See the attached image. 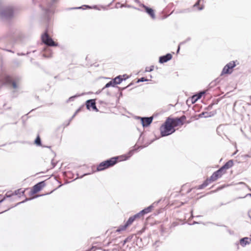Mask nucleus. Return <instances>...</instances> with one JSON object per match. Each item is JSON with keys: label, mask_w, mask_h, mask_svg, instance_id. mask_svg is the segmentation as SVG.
I'll return each mask as SVG.
<instances>
[{"label": "nucleus", "mask_w": 251, "mask_h": 251, "mask_svg": "<svg viewBox=\"0 0 251 251\" xmlns=\"http://www.w3.org/2000/svg\"><path fill=\"white\" fill-rule=\"evenodd\" d=\"M7 81L9 82V83L11 84L13 88H14V89H17L19 88V86L15 81L10 79H8Z\"/></svg>", "instance_id": "nucleus-21"}, {"label": "nucleus", "mask_w": 251, "mask_h": 251, "mask_svg": "<svg viewBox=\"0 0 251 251\" xmlns=\"http://www.w3.org/2000/svg\"><path fill=\"white\" fill-rule=\"evenodd\" d=\"M143 216H144V215H143V213H142V211H140L139 213L133 215V216L134 217L135 219H136L137 218H140L141 217H143Z\"/></svg>", "instance_id": "nucleus-24"}, {"label": "nucleus", "mask_w": 251, "mask_h": 251, "mask_svg": "<svg viewBox=\"0 0 251 251\" xmlns=\"http://www.w3.org/2000/svg\"><path fill=\"white\" fill-rule=\"evenodd\" d=\"M233 165V162L232 160H230L227 161L224 165H223V168H225V170L228 169L230 167H231Z\"/></svg>", "instance_id": "nucleus-20"}, {"label": "nucleus", "mask_w": 251, "mask_h": 251, "mask_svg": "<svg viewBox=\"0 0 251 251\" xmlns=\"http://www.w3.org/2000/svg\"><path fill=\"white\" fill-rule=\"evenodd\" d=\"M219 178V176L214 172L209 178H207L204 181L202 184L200 185L198 187V189H202L204 188V187H206L209 183L216 180Z\"/></svg>", "instance_id": "nucleus-6"}, {"label": "nucleus", "mask_w": 251, "mask_h": 251, "mask_svg": "<svg viewBox=\"0 0 251 251\" xmlns=\"http://www.w3.org/2000/svg\"><path fill=\"white\" fill-rule=\"evenodd\" d=\"M205 93V91H201L198 93L197 94L195 95V96L197 98L198 100L200 99L202 96Z\"/></svg>", "instance_id": "nucleus-23"}, {"label": "nucleus", "mask_w": 251, "mask_h": 251, "mask_svg": "<svg viewBox=\"0 0 251 251\" xmlns=\"http://www.w3.org/2000/svg\"><path fill=\"white\" fill-rule=\"evenodd\" d=\"M93 249H94V247H92V248L88 249V250H86V251H92Z\"/></svg>", "instance_id": "nucleus-40"}, {"label": "nucleus", "mask_w": 251, "mask_h": 251, "mask_svg": "<svg viewBox=\"0 0 251 251\" xmlns=\"http://www.w3.org/2000/svg\"><path fill=\"white\" fill-rule=\"evenodd\" d=\"M124 6H125V5L124 4H121V6H120V7L122 8V7H123Z\"/></svg>", "instance_id": "nucleus-46"}, {"label": "nucleus", "mask_w": 251, "mask_h": 251, "mask_svg": "<svg viewBox=\"0 0 251 251\" xmlns=\"http://www.w3.org/2000/svg\"><path fill=\"white\" fill-rule=\"evenodd\" d=\"M135 220L136 219L133 216L129 217L126 223L123 226H121L117 229V231L120 232L121 231L125 230L128 226H130Z\"/></svg>", "instance_id": "nucleus-7"}, {"label": "nucleus", "mask_w": 251, "mask_h": 251, "mask_svg": "<svg viewBox=\"0 0 251 251\" xmlns=\"http://www.w3.org/2000/svg\"><path fill=\"white\" fill-rule=\"evenodd\" d=\"M42 42L46 45L50 47H56L57 43H55L52 39L50 37L46 31L41 37Z\"/></svg>", "instance_id": "nucleus-4"}, {"label": "nucleus", "mask_w": 251, "mask_h": 251, "mask_svg": "<svg viewBox=\"0 0 251 251\" xmlns=\"http://www.w3.org/2000/svg\"><path fill=\"white\" fill-rule=\"evenodd\" d=\"M119 4H120V3H117L116 5V8H118V6H119Z\"/></svg>", "instance_id": "nucleus-44"}, {"label": "nucleus", "mask_w": 251, "mask_h": 251, "mask_svg": "<svg viewBox=\"0 0 251 251\" xmlns=\"http://www.w3.org/2000/svg\"><path fill=\"white\" fill-rule=\"evenodd\" d=\"M158 202H154L152 204H151L150 206H148V207L144 209L143 210H141L142 213H143V215L148 214L151 211L152 209L154 207L155 205H157Z\"/></svg>", "instance_id": "nucleus-15"}, {"label": "nucleus", "mask_w": 251, "mask_h": 251, "mask_svg": "<svg viewBox=\"0 0 251 251\" xmlns=\"http://www.w3.org/2000/svg\"><path fill=\"white\" fill-rule=\"evenodd\" d=\"M203 6H201V7H199V10H201L203 9Z\"/></svg>", "instance_id": "nucleus-41"}, {"label": "nucleus", "mask_w": 251, "mask_h": 251, "mask_svg": "<svg viewBox=\"0 0 251 251\" xmlns=\"http://www.w3.org/2000/svg\"><path fill=\"white\" fill-rule=\"evenodd\" d=\"M118 159V157H114L101 162L97 167V171H101L114 166L117 162Z\"/></svg>", "instance_id": "nucleus-2"}, {"label": "nucleus", "mask_w": 251, "mask_h": 251, "mask_svg": "<svg viewBox=\"0 0 251 251\" xmlns=\"http://www.w3.org/2000/svg\"><path fill=\"white\" fill-rule=\"evenodd\" d=\"M17 54H18V55H19V56L20 55H25V54L24 53H18Z\"/></svg>", "instance_id": "nucleus-39"}, {"label": "nucleus", "mask_w": 251, "mask_h": 251, "mask_svg": "<svg viewBox=\"0 0 251 251\" xmlns=\"http://www.w3.org/2000/svg\"><path fill=\"white\" fill-rule=\"evenodd\" d=\"M202 116H203L204 117H205V118L210 117V115H209L208 112H202V113H201V114H200V116L201 117Z\"/></svg>", "instance_id": "nucleus-27"}, {"label": "nucleus", "mask_w": 251, "mask_h": 251, "mask_svg": "<svg viewBox=\"0 0 251 251\" xmlns=\"http://www.w3.org/2000/svg\"><path fill=\"white\" fill-rule=\"evenodd\" d=\"M79 111V109H78L76 112L74 114V115L72 116V117L71 118V120L75 116V115L76 114L77 112Z\"/></svg>", "instance_id": "nucleus-38"}, {"label": "nucleus", "mask_w": 251, "mask_h": 251, "mask_svg": "<svg viewBox=\"0 0 251 251\" xmlns=\"http://www.w3.org/2000/svg\"><path fill=\"white\" fill-rule=\"evenodd\" d=\"M100 92H101V91H99V92H97V94H99V93H100Z\"/></svg>", "instance_id": "nucleus-49"}, {"label": "nucleus", "mask_w": 251, "mask_h": 251, "mask_svg": "<svg viewBox=\"0 0 251 251\" xmlns=\"http://www.w3.org/2000/svg\"><path fill=\"white\" fill-rule=\"evenodd\" d=\"M123 80H126V78H123L121 75H119L116 77L113 80V82L116 84H120Z\"/></svg>", "instance_id": "nucleus-18"}, {"label": "nucleus", "mask_w": 251, "mask_h": 251, "mask_svg": "<svg viewBox=\"0 0 251 251\" xmlns=\"http://www.w3.org/2000/svg\"><path fill=\"white\" fill-rule=\"evenodd\" d=\"M236 66L235 62L233 61L227 63L223 69L221 75L225 74H231L232 73V69Z\"/></svg>", "instance_id": "nucleus-5"}, {"label": "nucleus", "mask_w": 251, "mask_h": 251, "mask_svg": "<svg viewBox=\"0 0 251 251\" xmlns=\"http://www.w3.org/2000/svg\"><path fill=\"white\" fill-rule=\"evenodd\" d=\"M58 0H51L48 4L47 7L45 9V13L48 14L49 13H52V11L50 9L54 4L56 3Z\"/></svg>", "instance_id": "nucleus-14"}, {"label": "nucleus", "mask_w": 251, "mask_h": 251, "mask_svg": "<svg viewBox=\"0 0 251 251\" xmlns=\"http://www.w3.org/2000/svg\"><path fill=\"white\" fill-rule=\"evenodd\" d=\"M141 119L142 124L143 127L149 126L152 122L153 118L150 117H139Z\"/></svg>", "instance_id": "nucleus-11"}, {"label": "nucleus", "mask_w": 251, "mask_h": 251, "mask_svg": "<svg viewBox=\"0 0 251 251\" xmlns=\"http://www.w3.org/2000/svg\"><path fill=\"white\" fill-rule=\"evenodd\" d=\"M35 143L38 146L41 145V141L40 138L39 137V136H38L37 137V138H36V139L35 140Z\"/></svg>", "instance_id": "nucleus-25"}, {"label": "nucleus", "mask_w": 251, "mask_h": 251, "mask_svg": "<svg viewBox=\"0 0 251 251\" xmlns=\"http://www.w3.org/2000/svg\"><path fill=\"white\" fill-rule=\"evenodd\" d=\"M5 199V198H2V195H0V203L2 202Z\"/></svg>", "instance_id": "nucleus-33"}, {"label": "nucleus", "mask_w": 251, "mask_h": 251, "mask_svg": "<svg viewBox=\"0 0 251 251\" xmlns=\"http://www.w3.org/2000/svg\"><path fill=\"white\" fill-rule=\"evenodd\" d=\"M181 119H185V116H182L181 118H176V119H172L170 118H168V120H169V122L171 123L172 126H173V128H174L176 126H177L179 125V124H181L182 125V121Z\"/></svg>", "instance_id": "nucleus-9"}, {"label": "nucleus", "mask_w": 251, "mask_h": 251, "mask_svg": "<svg viewBox=\"0 0 251 251\" xmlns=\"http://www.w3.org/2000/svg\"><path fill=\"white\" fill-rule=\"evenodd\" d=\"M79 111V109H78L76 112L74 114V115L72 116V117L71 118V120L75 116V115L76 114L77 112Z\"/></svg>", "instance_id": "nucleus-37"}, {"label": "nucleus", "mask_w": 251, "mask_h": 251, "mask_svg": "<svg viewBox=\"0 0 251 251\" xmlns=\"http://www.w3.org/2000/svg\"><path fill=\"white\" fill-rule=\"evenodd\" d=\"M215 173L219 176V177H221L223 174L221 172L220 170H218L217 171L215 172Z\"/></svg>", "instance_id": "nucleus-28"}, {"label": "nucleus", "mask_w": 251, "mask_h": 251, "mask_svg": "<svg viewBox=\"0 0 251 251\" xmlns=\"http://www.w3.org/2000/svg\"><path fill=\"white\" fill-rule=\"evenodd\" d=\"M172 58V55L170 53H167L165 55L161 56L159 57V62L160 63H164L170 60Z\"/></svg>", "instance_id": "nucleus-13"}, {"label": "nucleus", "mask_w": 251, "mask_h": 251, "mask_svg": "<svg viewBox=\"0 0 251 251\" xmlns=\"http://www.w3.org/2000/svg\"><path fill=\"white\" fill-rule=\"evenodd\" d=\"M119 4H120V3H117L116 5V8H118V6H119Z\"/></svg>", "instance_id": "nucleus-43"}, {"label": "nucleus", "mask_w": 251, "mask_h": 251, "mask_svg": "<svg viewBox=\"0 0 251 251\" xmlns=\"http://www.w3.org/2000/svg\"><path fill=\"white\" fill-rule=\"evenodd\" d=\"M248 196L251 197V194H247L245 197H247Z\"/></svg>", "instance_id": "nucleus-45"}, {"label": "nucleus", "mask_w": 251, "mask_h": 251, "mask_svg": "<svg viewBox=\"0 0 251 251\" xmlns=\"http://www.w3.org/2000/svg\"><path fill=\"white\" fill-rule=\"evenodd\" d=\"M25 191V190H23L22 189H19L16 190L14 192V194H12L11 195H8L7 193L5 196L6 197H10L11 196H12L14 194L15 195H18V196H21V195H24Z\"/></svg>", "instance_id": "nucleus-16"}, {"label": "nucleus", "mask_w": 251, "mask_h": 251, "mask_svg": "<svg viewBox=\"0 0 251 251\" xmlns=\"http://www.w3.org/2000/svg\"><path fill=\"white\" fill-rule=\"evenodd\" d=\"M83 7H85L86 8H89V9H97V10H100V8L97 5H94L93 6H89V5H83L81 7L74 8V9H81V8H82L83 9H84V8H83Z\"/></svg>", "instance_id": "nucleus-19"}, {"label": "nucleus", "mask_w": 251, "mask_h": 251, "mask_svg": "<svg viewBox=\"0 0 251 251\" xmlns=\"http://www.w3.org/2000/svg\"><path fill=\"white\" fill-rule=\"evenodd\" d=\"M45 186L44 181H41L35 184L31 190V194H34L40 191Z\"/></svg>", "instance_id": "nucleus-8"}, {"label": "nucleus", "mask_w": 251, "mask_h": 251, "mask_svg": "<svg viewBox=\"0 0 251 251\" xmlns=\"http://www.w3.org/2000/svg\"><path fill=\"white\" fill-rule=\"evenodd\" d=\"M101 8L103 9H105V8L103 6H101Z\"/></svg>", "instance_id": "nucleus-48"}, {"label": "nucleus", "mask_w": 251, "mask_h": 251, "mask_svg": "<svg viewBox=\"0 0 251 251\" xmlns=\"http://www.w3.org/2000/svg\"><path fill=\"white\" fill-rule=\"evenodd\" d=\"M8 51L13 52L11 50H7Z\"/></svg>", "instance_id": "nucleus-47"}, {"label": "nucleus", "mask_w": 251, "mask_h": 251, "mask_svg": "<svg viewBox=\"0 0 251 251\" xmlns=\"http://www.w3.org/2000/svg\"><path fill=\"white\" fill-rule=\"evenodd\" d=\"M31 199H32V198H30V199L26 198V199H25V200H24V201H21V202H18L16 205H19V204H21V203H24V202H25V201H28V200H31Z\"/></svg>", "instance_id": "nucleus-32"}, {"label": "nucleus", "mask_w": 251, "mask_h": 251, "mask_svg": "<svg viewBox=\"0 0 251 251\" xmlns=\"http://www.w3.org/2000/svg\"><path fill=\"white\" fill-rule=\"evenodd\" d=\"M198 100V99H197V98L195 96V95H194V96L192 97V103H195V102H196Z\"/></svg>", "instance_id": "nucleus-29"}, {"label": "nucleus", "mask_w": 251, "mask_h": 251, "mask_svg": "<svg viewBox=\"0 0 251 251\" xmlns=\"http://www.w3.org/2000/svg\"><path fill=\"white\" fill-rule=\"evenodd\" d=\"M154 66H151L150 67H147L145 69V72H150L153 70Z\"/></svg>", "instance_id": "nucleus-26"}, {"label": "nucleus", "mask_w": 251, "mask_h": 251, "mask_svg": "<svg viewBox=\"0 0 251 251\" xmlns=\"http://www.w3.org/2000/svg\"><path fill=\"white\" fill-rule=\"evenodd\" d=\"M186 42V41H185V42H184V43H185V42ZM183 43H184V42H181V44H183Z\"/></svg>", "instance_id": "nucleus-51"}, {"label": "nucleus", "mask_w": 251, "mask_h": 251, "mask_svg": "<svg viewBox=\"0 0 251 251\" xmlns=\"http://www.w3.org/2000/svg\"><path fill=\"white\" fill-rule=\"evenodd\" d=\"M148 80L147 79H146L145 77H141V78H140L137 82H144V81H148Z\"/></svg>", "instance_id": "nucleus-30"}, {"label": "nucleus", "mask_w": 251, "mask_h": 251, "mask_svg": "<svg viewBox=\"0 0 251 251\" xmlns=\"http://www.w3.org/2000/svg\"><path fill=\"white\" fill-rule=\"evenodd\" d=\"M201 0H198V1L194 4V6H197L199 5Z\"/></svg>", "instance_id": "nucleus-34"}, {"label": "nucleus", "mask_w": 251, "mask_h": 251, "mask_svg": "<svg viewBox=\"0 0 251 251\" xmlns=\"http://www.w3.org/2000/svg\"><path fill=\"white\" fill-rule=\"evenodd\" d=\"M179 50H180V46H179H179H178V49H177V51H176V52H177V53H178V52H179Z\"/></svg>", "instance_id": "nucleus-42"}, {"label": "nucleus", "mask_w": 251, "mask_h": 251, "mask_svg": "<svg viewBox=\"0 0 251 251\" xmlns=\"http://www.w3.org/2000/svg\"><path fill=\"white\" fill-rule=\"evenodd\" d=\"M115 84L113 82V80L109 81L106 84L105 86L102 89V90L104 89L105 88H108L110 86L115 87Z\"/></svg>", "instance_id": "nucleus-22"}, {"label": "nucleus", "mask_w": 251, "mask_h": 251, "mask_svg": "<svg viewBox=\"0 0 251 251\" xmlns=\"http://www.w3.org/2000/svg\"><path fill=\"white\" fill-rule=\"evenodd\" d=\"M219 170H220L221 171V172L224 175L226 171H225V168H223V166H222L221 168H220Z\"/></svg>", "instance_id": "nucleus-31"}, {"label": "nucleus", "mask_w": 251, "mask_h": 251, "mask_svg": "<svg viewBox=\"0 0 251 251\" xmlns=\"http://www.w3.org/2000/svg\"><path fill=\"white\" fill-rule=\"evenodd\" d=\"M196 223H197V222H194V223H193V224H196Z\"/></svg>", "instance_id": "nucleus-50"}, {"label": "nucleus", "mask_w": 251, "mask_h": 251, "mask_svg": "<svg viewBox=\"0 0 251 251\" xmlns=\"http://www.w3.org/2000/svg\"><path fill=\"white\" fill-rule=\"evenodd\" d=\"M140 6H142V7L144 8L145 9L146 12L153 19H154L155 18V15L154 12V11L152 9L148 7V6H146L144 4H140Z\"/></svg>", "instance_id": "nucleus-12"}, {"label": "nucleus", "mask_w": 251, "mask_h": 251, "mask_svg": "<svg viewBox=\"0 0 251 251\" xmlns=\"http://www.w3.org/2000/svg\"><path fill=\"white\" fill-rule=\"evenodd\" d=\"M251 241V239L248 237H244L242 238L240 242V244L243 247H245L247 244H249Z\"/></svg>", "instance_id": "nucleus-17"}, {"label": "nucleus", "mask_w": 251, "mask_h": 251, "mask_svg": "<svg viewBox=\"0 0 251 251\" xmlns=\"http://www.w3.org/2000/svg\"><path fill=\"white\" fill-rule=\"evenodd\" d=\"M170 120L167 119L164 124L160 127V132L162 136L169 135L175 132L176 129L173 128Z\"/></svg>", "instance_id": "nucleus-1"}, {"label": "nucleus", "mask_w": 251, "mask_h": 251, "mask_svg": "<svg viewBox=\"0 0 251 251\" xmlns=\"http://www.w3.org/2000/svg\"><path fill=\"white\" fill-rule=\"evenodd\" d=\"M86 106L88 109L90 110V107H92L93 110H95L96 111H98V109L96 105V102L94 100L91 99L87 100L86 101Z\"/></svg>", "instance_id": "nucleus-10"}, {"label": "nucleus", "mask_w": 251, "mask_h": 251, "mask_svg": "<svg viewBox=\"0 0 251 251\" xmlns=\"http://www.w3.org/2000/svg\"><path fill=\"white\" fill-rule=\"evenodd\" d=\"M134 151V150H132L129 152V156H131L133 154V152Z\"/></svg>", "instance_id": "nucleus-35"}, {"label": "nucleus", "mask_w": 251, "mask_h": 251, "mask_svg": "<svg viewBox=\"0 0 251 251\" xmlns=\"http://www.w3.org/2000/svg\"><path fill=\"white\" fill-rule=\"evenodd\" d=\"M14 13V9L12 6H8L3 8L0 11V15L3 18H10Z\"/></svg>", "instance_id": "nucleus-3"}, {"label": "nucleus", "mask_w": 251, "mask_h": 251, "mask_svg": "<svg viewBox=\"0 0 251 251\" xmlns=\"http://www.w3.org/2000/svg\"><path fill=\"white\" fill-rule=\"evenodd\" d=\"M77 96H73V97H71L70 98L69 100H73L75 98H76Z\"/></svg>", "instance_id": "nucleus-36"}]
</instances>
